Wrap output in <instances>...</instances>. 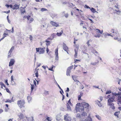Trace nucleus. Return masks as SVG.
Segmentation results:
<instances>
[{
    "label": "nucleus",
    "mask_w": 121,
    "mask_h": 121,
    "mask_svg": "<svg viewBox=\"0 0 121 121\" xmlns=\"http://www.w3.org/2000/svg\"><path fill=\"white\" fill-rule=\"evenodd\" d=\"M82 51H83V53H84V52L83 51H85L87 49V48L84 45L82 46Z\"/></svg>",
    "instance_id": "obj_18"
},
{
    "label": "nucleus",
    "mask_w": 121,
    "mask_h": 121,
    "mask_svg": "<svg viewBox=\"0 0 121 121\" xmlns=\"http://www.w3.org/2000/svg\"><path fill=\"white\" fill-rule=\"evenodd\" d=\"M52 39H53V38H51V37H50V38H48L47 40L48 41V40H51Z\"/></svg>",
    "instance_id": "obj_56"
},
{
    "label": "nucleus",
    "mask_w": 121,
    "mask_h": 121,
    "mask_svg": "<svg viewBox=\"0 0 121 121\" xmlns=\"http://www.w3.org/2000/svg\"><path fill=\"white\" fill-rule=\"evenodd\" d=\"M4 13H9L10 12V11L9 10L8 11H4Z\"/></svg>",
    "instance_id": "obj_59"
},
{
    "label": "nucleus",
    "mask_w": 121,
    "mask_h": 121,
    "mask_svg": "<svg viewBox=\"0 0 121 121\" xmlns=\"http://www.w3.org/2000/svg\"><path fill=\"white\" fill-rule=\"evenodd\" d=\"M82 115L84 116H87L86 113L85 112H84L82 113Z\"/></svg>",
    "instance_id": "obj_30"
},
{
    "label": "nucleus",
    "mask_w": 121,
    "mask_h": 121,
    "mask_svg": "<svg viewBox=\"0 0 121 121\" xmlns=\"http://www.w3.org/2000/svg\"><path fill=\"white\" fill-rule=\"evenodd\" d=\"M45 41L47 43H46V45L47 46L49 45L50 43V42L49 41L47 40H46Z\"/></svg>",
    "instance_id": "obj_22"
},
{
    "label": "nucleus",
    "mask_w": 121,
    "mask_h": 121,
    "mask_svg": "<svg viewBox=\"0 0 121 121\" xmlns=\"http://www.w3.org/2000/svg\"><path fill=\"white\" fill-rule=\"evenodd\" d=\"M62 33H62L60 32V33H57L56 35H57L58 36H60L61 35Z\"/></svg>",
    "instance_id": "obj_32"
},
{
    "label": "nucleus",
    "mask_w": 121,
    "mask_h": 121,
    "mask_svg": "<svg viewBox=\"0 0 121 121\" xmlns=\"http://www.w3.org/2000/svg\"><path fill=\"white\" fill-rule=\"evenodd\" d=\"M19 5H17V4H15L13 6V7L12 9L13 10L17 9H18L19 7Z\"/></svg>",
    "instance_id": "obj_11"
},
{
    "label": "nucleus",
    "mask_w": 121,
    "mask_h": 121,
    "mask_svg": "<svg viewBox=\"0 0 121 121\" xmlns=\"http://www.w3.org/2000/svg\"><path fill=\"white\" fill-rule=\"evenodd\" d=\"M80 121H87L86 119H83L80 120Z\"/></svg>",
    "instance_id": "obj_61"
},
{
    "label": "nucleus",
    "mask_w": 121,
    "mask_h": 121,
    "mask_svg": "<svg viewBox=\"0 0 121 121\" xmlns=\"http://www.w3.org/2000/svg\"><path fill=\"white\" fill-rule=\"evenodd\" d=\"M47 10H48L47 9L44 8H42L40 10V11L42 12L47 11Z\"/></svg>",
    "instance_id": "obj_28"
},
{
    "label": "nucleus",
    "mask_w": 121,
    "mask_h": 121,
    "mask_svg": "<svg viewBox=\"0 0 121 121\" xmlns=\"http://www.w3.org/2000/svg\"><path fill=\"white\" fill-rule=\"evenodd\" d=\"M35 71L36 72L35 73V76L37 77L38 78V72L37 70Z\"/></svg>",
    "instance_id": "obj_37"
},
{
    "label": "nucleus",
    "mask_w": 121,
    "mask_h": 121,
    "mask_svg": "<svg viewBox=\"0 0 121 121\" xmlns=\"http://www.w3.org/2000/svg\"><path fill=\"white\" fill-rule=\"evenodd\" d=\"M73 66H71L68 68L67 69L68 70H70H70L72 69L73 68Z\"/></svg>",
    "instance_id": "obj_43"
},
{
    "label": "nucleus",
    "mask_w": 121,
    "mask_h": 121,
    "mask_svg": "<svg viewBox=\"0 0 121 121\" xmlns=\"http://www.w3.org/2000/svg\"><path fill=\"white\" fill-rule=\"evenodd\" d=\"M86 121H92V119L89 117H87Z\"/></svg>",
    "instance_id": "obj_25"
},
{
    "label": "nucleus",
    "mask_w": 121,
    "mask_h": 121,
    "mask_svg": "<svg viewBox=\"0 0 121 121\" xmlns=\"http://www.w3.org/2000/svg\"><path fill=\"white\" fill-rule=\"evenodd\" d=\"M18 116L19 117V118H20L21 119H23L24 118V117L23 114L22 113H20V114L18 115Z\"/></svg>",
    "instance_id": "obj_12"
},
{
    "label": "nucleus",
    "mask_w": 121,
    "mask_h": 121,
    "mask_svg": "<svg viewBox=\"0 0 121 121\" xmlns=\"http://www.w3.org/2000/svg\"><path fill=\"white\" fill-rule=\"evenodd\" d=\"M31 91H32L33 90L34 87V86L33 85H32V84H31Z\"/></svg>",
    "instance_id": "obj_35"
},
{
    "label": "nucleus",
    "mask_w": 121,
    "mask_h": 121,
    "mask_svg": "<svg viewBox=\"0 0 121 121\" xmlns=\"http://www.w3.org/2000/svg\"><path fill=\"white\" fill-rule=\"evenodd\" d=\"M45 49V47H43V48H36V51L37 52H39V54H43L44 53L45 50L44 49Z\"/></svg>",
    "instance_id": "obj_2"
},
{
    "label": "nucleus",
    "mask_w": 121,
    "mask_h": 121,
    "mask_svg": "<svg viewBox=\"0 0 121 121\" xmlns=\"http://www.w3.org/2000/svg\"><path fill=\"white\" fill-rule=\"evenodd\" d=\"M6 90L7 92L8 93H10V91L8 89L6 88Z\"/></svg>",
    "instance_id": "obj_52"
},
{
    "label": "nucleus",
    "mask_w": 121,
    "mask_h": 121,
    "mask_svg": "<svg viewBox=\"0 0 121 121\" xmlns=\"http://www.w3.org/2000/svg\"><path fill=\"white\" fill-rule=\"evenodd\" d=\"M30 119L31 120V121H34V119L33 117H31L30 118Z\"/></svg>",
    "instance_id": "obj_64"
},
{
    "label": "nucleus",
    "mask_w": 121,
    "mask_h": 121,
    "mask_svg": "<svg viewBox=\"0 0 121 121\" xmlns=\"http://www.w3.org/2000/svg\"><path fill=\"white\" fill-rule=\"evenodd\" d=\"M27 99L28 101V102H29V101H30L31 100V98L30 96H28L27 97Z\"/></svg>",
    "instance_id": "obj_34"
},
{
    "label": "nucleus",
    "mask_w": 121,
    "mask_h": 121,
    "mask_svg": "<svg viewBox=\"0 0 121 121\" xmlns=\"http://www.w3.org/2000/svg\"><path fill=\"white\" fill-rule=\"evenodd\" d=\"M72 77L73 78V79L75 82H77L78 80H77L76 79H75L74 77L75 76H72Z\"/></svg>",
    "instance_id": "obj_39"
},
{
    "label": "nucleus",
    "mask_w": 121,
    "mask_h": 121,
    "mask_svg": "<svg viewBox=\"0 0 121 121\" xmlns=\"http://www.w3.org/2000/svg\"><path fill=\"white\" fill-rule=\"evenodd\" d=\"M53 67H55V66H54L53 65H52V67L51 68H48V69L49 70H51V71H53Z\"/></svg>",
    "instance_id": "obj_42"
},
{
    "label": "nucleus",
    "mask_w": 121,
    "mask_h": 121,
    "mask_svg": "<svg viewBox=\"0 0 121 121\" xmlns=\"http://www.w3.org/2000/svg\"><path fill=\"white\" fill-rule=\"evenodd\" d=\"M70 70L67 69V71L66 74L67 76L70 75Z\"/></svg>",
    "instance_id": "obj_23"
},
{
    "label": "nucleus",
    "mask_w": 121,
    "mask_h": 121,
    "mask_svg": "<svg viewBox=\"0 0 121 121\" xmlns=\"http://www.w3.org/2000/svg\"><path fill=\"white\" fill-rule=\"evenodd\" d=\"M92 52L94 53H96L97 54L98 53L95 50H92Z\"/></svg>",
    "instance_id": "obj_45"
},
{
    "label": "nucleus",
    "mask_w": 121,
    "mask_h": 121,
    "mask_svg": "<svg viewBox=\"0 0 121 121\" xmlns=\"http://www.w3.org/2000/svg\"><path fill=\"white\" fill-rule=\"evenodd\" d=\"M44 93L46 94H49V93L48 91H45L44 92Z\"/></svg>",
    "instance_id": "obj_57"
},
{
    "label": "nucleus",
    "mask_w": 121,
    "mask_h": 121,
    "mask_svg": "<svg viewBox=\"0 0 121 121\" xmlns=\"http://www.w3.org/2000/svg\"><path fill=\"white\" fill-rule=\"evenodd\" d=\"M76 117L78 118H80L81 117V116L79 114H77Z\"/></svg>",
    "instance_id": "obj_46"
},
{
    "label": "nucleus",
    "mask_w": 121,
    "mask_h": 121,
    "mask_svg": "<svg viewBox=\"0 0 121 121\" xmlns=\"http://www.w3.org/2000/svg\"><path fill=\"white\" fill-rule=\"evenodd\" d=\"M5 83L7 85H9V84L8 82V80L7 79L5 80Z\"/></svg>",
    "instance_id": "obj_54"
},
{
    "label": "nucleus",
    "mask_w": 121,
    "mask_h": 121,
    "mask_svg": "<svg viewBox=\"0 0 121 121\" xmlns=\"http://www.w3.org/2000/svg\"><path fill=\"white\" fill-rule=\"evenodd\" d=\"M30 17V16H27V18L28 20H29Z\"/></svg>",
    "instance_id": "obj_62"
},
{
    "label": "nucleus",
    "mask_w": 121,
    "mask_h": 121,
    "mask_svg": "<svg viewBox=\"0 0 121 121\" xmlns=\"http://www.w3.org/2000/svg\"><path fill=\"white\" fill-rule=\"evenodd\" d=\"M108 105H110V107L111 108H112V109H114V104L113 103H110L109 104H108Z\"/></svg>",
    "instance_id": "obj_19"
},
{
    "label": "nucleus",
    "mask_w": 121,
    "mask_h": 121,
    "mask_svg": "<svg viewBox=\"0 0 121 121\" xmlns=\"http://www.w3.org/2000/svg\"><path fill=\"white\" fill-rule=\"evenodd\" d=\"M97 104L98 105L99 107H102V104L99 101H98V102Z\"/></svg>",
    "instance_id": "obj_29"
},
{
    "label": "nucleus",
    "mask_w": 121,
    "mask_h": 121,
    "mask_svg": "<svg viewBox=\"0 0 121 121\" xmlns=\"http://www.w3.org/2000/svg\"><path fill=\"white\" fill-rule=\"evenodd\" d=\"M80 83V82L79 81H78L77 82V85H78Z\"/></svg>",
    "instance_id": "obj_63"
},
{
    "label": "nucleus",
    "mask_w": 121,
    "mask_h": 121,
    "mask_svg": "<svg viewBox=\"0 0 121 121\" xmlns=\"http://www.w3.org/2000/svg\"><path fill=\"white\" fill-rule=\"evenodd\" d=\"M112 33H114L113 34V35L115 36H117L119 35V34L118 33V32H114V31L112 32Z\"/></svg>",
    "instance_id": "obj_21"
},
{
    "label": "nucleus",
    "mask_w": 121,
    "mask_h": 121,
    "mask_svg": "<svg viewBox=\"0 0 121 121\" xmlns=\"http://www.w3.org/2000/svg\"><path fill=\"white\" fill-rule=\"evenodd\" d=\"M114 97H113L110 98L108 100V104H109L111 103V102H113V101L114 99Z\"/></svg>",
    "instance_id": "obj_7"
},
{
    "label": "nucleus",
    "mask_w": 121,
    "mask_h": 121,
    "mask_svg": "<svg viewBox=\"0 0 121 121\" xmlns=\"http://www.w3.org/2000/svg\"><path fill=\"white\" fill-rule=\"evenodd\" d=\"M96 117L99 120H100L101 119V117L99 115H96Z\"/></svg>",
    "instance_id": "obj_31"
},
{
    "label": "nucleus",
    "mask_w": 121,
    "mask_h": 121,
    "mask_svg": "<svg viewBox=\"0 0 121 121\" xmlns=\"http://www.w3.org/2000/svg\"><path fill=\"white\" fill-rule=\"evenodd\" d=\"M68 103L69 104V105H70V106H73V105H72V104L70 102V99H69L68 101Z\"/></svg>",
    "instance_id": "obj_36"
},
{
    "label": "nucleus",
    "mask_w": 121,
    "mask_h": 121,
    "mask_svg": "<svg viewBox=\"0 0 121 121\" xmlns=\"http://www.w3.org/2000/svg\"><path fill=\"white\" fill-rule=\"evenodd\" d=\"M111 92L110 91H107L106 92V94H109L111 93Z\"/></svg>",
    "instance_id": "obj_48"
},
{
    "label": "nucleus",
    "mask_w": 121,
    "mask_h": 121,
    "mask_svg": "<svg viewBox=\"0 0 121 121\" xmlns=\"http://www.w3.org/2000/svg\"><path fill=\"white\" fill-rule=\"evenodd\" d=\"M85 8L87 9H90V8L89 7V6L86 5H85Z\"/></svg>",
    "instance_id": "obj_53"
},
{
    "label": "nucleus",
    "mask_w": 121,
    "mask_h": 121,
    "mask_svg": "<svg viewBox=\"0 0 121 121\" xmlns=\"http://www.w3.org/2000/svg\"><path fill=\"white\" fill-rule=\"evenodd\" d=\"M112 94L113 95H114H114H115V96H117V95H118V94H116V93H112Z\"/></svg>",
    "instance_id": "obj_55"
},
{
    "label": "nucleus",
    "mask_w": 121,
    "mask_h": 121,
    "mask_svg": "<svg viewBox=\"0 0 121 121\" xmlns=\"http://www.w3.org/2000/svg\"><path fill=\"white\" fill-rule=\"evenodd\" d=\"M6 31H5L3 35V36L2 38L0 40V41L3 39L6 36V35H8V33H6Z\"/></svg>",
    "instance_id": "obj_13"
},
{
    "label": "nucleus",
    "mask_w": 121,
    "mask_h": 121,
    "mask_svg": "<svg viewBox=\"0 0 121 121\" xmlns=\"http://www.w3.org/2000/svg\"><path fill=\"white\" fill-rule=\"evenodd\" d=\"M117 101L119 102H121V96L118 97L117 99Z\"/></svg>",
    "instance_id": "obj_26"
},
{
    "label": "nucleus",
    "mask_w": 121,
    "mask_h": 121,
    "mask_svg": "<svg viewBox=\"0 0 121 121\" xmlns=\"http://www.w3.org/2000/svg\"><path fill=\"white\" fill-rule=\"evenodd\" d=\"M66 106L67 110L69 111H71V107L69 106V105L68 103H67L66 104Z\"/></svg>",
    "instance_id": "obj_14"
},
{
    "label": "nucleus",
    "mask_w": 121,
    "mask_h": 121,
    "mask_svg": "<svg viewBox=\"0 0 121 121\" xmlns=\"http://www.w3.org/2000/svg\"><path fill=\"white\" fill-rule=\"evenodd\" d=\"M115 11L117 12V14H120L121 11L119 10H115Z\"/></svg>",
    "instance_id": "obj_38"
},
{
    "label": "nucleus",
    "mask_w": 121,
    "mask_h": 121,
    "mask_svg": "<svg viewBox=\"0 0 121 121\" xmlns=\"http://www.w3.org/2000/svg\"><path fill=\"white\" fill-rule=\"evenodd\" d=\"M120 113V112H116L114 114V115L115 116H116L118 118L119 116H118V115Z\"/></svg>",
    "instance_id": "obj_20"
},
{
    "label": "nucleus",
    "mask_w": 121,
    "mask_h": 121,
    "mask_svg": "<svg viewBox=\"0 0 121 121\" xmlns=\"http://www.w3.org/2000/svg\"><path fill=\"white\" fill-rule=\"evenodd\" d=\"M64 119L66 121H70L71 120V118L68 116V114H67L64 116Z\"/></svg>",
    "instance_id": "obj_3"
},
{
    "label": "nucleus",
    "mask_w": 121,
    "mask_h": 121,
    "mask_svg": "<svg viewBox=\"0 0 121 121\" xmlns=\"http://www.w3.org/2000/svg\"><path fill=\"white\" fill-rule=\"evenodd\" d=\"M90 9L92 12L93 13H94L96 12L95 9L93 8H92L91 9Z\"/></svg>",
    "instance_id": "obj_24"
},
{
    "label": "nucleus",
    "mask_w": 121,
    "mask_h": 121,
    "mask_svg": "<svg viewBox=\"0 0 121 121\" xmlns=\"http://www.w3.org/2000/svg\"><path fill=\"white\" fill-rule=\"evenodd\" d=\"M15 61L13 59H11L9 63V66H11L13 65L14 64Z\"/></svg>",
    "instance_id": "obj_6"
},
{
    "label": "nucleus",
    "mask_w": 121,
    "mask_h": 121,
    "mask_svg": "<svg viewBox=\"0 0 121 121\" xmlns=\"http://www.w3.org/2000/svg\"><path fill=\"white\" fill-rule=\"evenodd\" d=\"M7 19L8 20V22H9V23H10V22H11V21L10 20H9V16H8L7 17Z\"/></svg>",
    "instance_id": "obj_49"
},
{
    "label": "nucleus",
    "mask_w": 121,
    "mask_h": 121,
    "mask_svg": "<svg viewBox=\"0 0 121 121\" xmlns=\"http://www.w3.org/2000/svg\"><path fill=\"white\" fill-rule=\"evenodd\" d=\"M46 119L48 121H51L52 120L51 118L49 117H48Z\"/></svg>",
    "instance_id": "obj_40"
},
{
    "label": "nucleus",
    "mask_w": 121,
    "mask_h": 121,
    "mask_svg": "<svg viewBox=\"0 0 121 121\" xmlns=\"http://www.w3.org/2000/svg\"><path fill=\"white\" fill-rule=\"evenodd\" d=\"M12 101L11 100H10L9 99H8L7 100H6L5 101L6 102H9V103H11Z\"/></svg>",
    "instance_id": "obj_47"
},
{
    "label": "nucleus",
    "mask_w": 121,
    "mask_h": 121,
    "mask_svg": "<svg viewBox=\"0 0 121 121\" xmlns=\"http://www.w3.org/2000/svg\"><path fill=\"white\" fill-rule=\"evenodd\" d=\"M65 17H66L67 18L68 17V14L67 13L65 14Z\"/></svg>",
    "instance_id": "obj_58"
},
{
    "label": "nucleus",
    "mask_w": 121,
    "mask_h": 121,
    "mask_svg": "<svg viewBox=\"0 0 121 121\" xmlns=\"http://www.w3.org/2000/svg\"><path fill=\"white\" fill-rule=\"evenodd\" d=\"M113 96H114L112 94V95H109L107 97V99L108 98L109 99V98H111Z\"/></svg>",
    "instance_id": "obj_27"
},
{
    "label": "nucleus",
    "mask_w": 121,
    "mask_h": 121,
    "mask_svg": "<svg viewBox=\"0 0 121 121\" xmlns=\"http://www.w3.org/2000/svg\"><path fill=\"white\" fill-rule=\"evenodd\" d=\"M56 34H53L51 36L52 38H53V39L54 38V37L55 36H56Z\"/></svg>",
    "instance_id": "obj_33"
},
{
    "label": "nucleus",
    "mask_w": 121,
    "mask_h": 121,
    "mask_svg": "<svg viewBox=\"0 0 121 121\" xmlns=\"http://www.w3.org/2000/svg\"><path fill=\"white\" fill-rule=\"evenodd\" d=\"M84 109V108L82 106H79L78 107L79 110L80 112L83 110Z\"/></svg>",
    "instance_id": "obj_17"
},
{
    "label": "nucleus",
    "mask_w": 121,
    "mask_h": 121,
    "mask_svg": "<svg viewBox=\"0 0 121 121\" xmlns=\"http://www.w3.org/2000/svg\"><path fill=\"white\" fill-rule=\"evenodd\" d=\"M58 48H57L56 49L55 51V53L56 55L55 59L57 60L58 59Z\"/></svg>",
    "instance_id": "obj_4"
},
{
    "label": "nucleus",
    "mask_w": 121,
    "mask_h": 121,
    "mask_svg": "<svg viewBox=\"0 0 121 121\" xmlns=\"http://www.w3.org/2000/svg\"><path fill=\"white\" fill-rule=\"evenodd\" d=\"M25 103V102L24 100H20L18 101L17 102V104L20 108L24 107V105Z\"/></svg>",
    "instance_id": "obj_1"
},
{
    "label": "nucleus",
    "mask_w": 121,
    "mask_h": 121,
    "mask_svg": "<svg viewBox=\"0 0 121 121\" xmlns=\"http://www.w3.org/2000/svg\"><path fill=\"white\" fill-rule=\"evenodd\" d=\"M98 62H99V61H98V62H97V63H96V62L92 63H91V64L92 65H96V64H97V63H98Z\"/></svg>",
    "instance_id": "obj_44"
},
{
    "label": "nucleus",
    "mask_w": 121,
    "mask_h": 121,
    "mask_svg": "<svg viewBox=\"0 0 121 121\" xmlns=\"http://www.w3.org/2000/svg\"><path fill=\"white\" fill-rule=\"evenodd\" d=\"M82 104L83 107L85 108H86L88 107L89 105L88 104L86 103L85 102H82Z\"/></svg>",
    "instance_id": "obj_9"
},
{
    "label": "nucleus",
    "mask_w": 121,
    "mask_h": 121,
    "mask_svg": "<svg viewBox=\"0 0 121 121\" xmlns=\"http://www.w3.org/2000/svg\"><path fill=\"white\" fill-rule=\"evenodd\" d=\"M96 32L98 33H100V34H102L103 32V31L102 30L101 31L100 30L98 29H96Z\"/></svg>",
    "instance_id": "obj_16"
},
{
    "label": "nucleus",
    "mask_w": 121,
    "mask_h": 121,
    "mask_svg": "<svg viewBox=\"0 0 121 121\" xmlns=\"http://www.w3.org/2000/svg\"><path fill=\"white\" fill-rule=\"evenodd\" d=\"M88 45V46H90V45L89 44V41H88L86 43Z\"/></svg>",
    "instance_id": "obj_60"
},
{
    "label": "nucleus",
    "mask_w": 121,
    "mask_h": 121,
    "mask_svg": "<svg viewBox=\"0 0 121 121\" xmlns=\"http://www.w3.org/2000/svg\"><path fill=\"white\" fill-rule=\"evenodd\" d=\"M0 84L2 86H4V84L2 82H0Z\"/></svg>",
    "instance_id": "obj_50"
},
{
    "label": "nucleus",
    "mask_w": 121,
    "mask_h": 121,
    "mask_svg": "<svg viewBox=\"0 0 121 121\" xmlns=\"http://www.w3.org/2000/svg\"><path fill=\"white\" fill-rule=\"evenodd\" d=\"M14 47L13 46L11 48L10 50L9 51V53L8 54L9 55H8V58H9L11 57V53H12V52L13 51L14 49Z\"/></svg>",
    "instance_id": "obj_5"
},
{
    "label": "nucleus",
    "mask_w": 121,
    "mask_h": 121,
    "mask_svg": "<svg viewBox=\"0 0 121 121\" xmlns=\"http://www.w3.org/2000/svg\"><path fill=\"white\" fill-rule=\"evenodd\" d=\"M75 54L74 55V56H75V57H76V56L77 55V51H76V49H75Z\"/></svg>",
    "instance_id": "obj_41"
},
{
    "label": "nucleus",
    "mask_w": 121,
    "mask_h": 121,
    "mask_svg": "<svg viewBox=\"0 0 121 121\" xmlns=\"http://www.w3.org/2000/svg\"><path fill=\"white\" fill-rule=\"evenodd\" d=\"M61 116L60 115H57L56 117V120L57 121H59L60 120Z\"/></svg>",
    "instance_id": "obj_15"
},
{
    "label": "nucleus",
    "mask_w": 121,
    "mask_h": 121,
    "mask_svg": "<svg viewBox=\"0 0 121 121\" xmlns=\"http://www.w3.org/2000/svg\"><path fill=\"white\" fill-rule=\"evenodd\" d=\"M63 48L64 50L67 52V53H68V52H67V51L68 50V48L66 45V44L64 43L63 44Z\"/></svg>",
    "instance_id": "obj_8"
},
{
    "label": "nucleus",
    "mask_w": 121,
    "mask_h": 121,
    "mask_svg": "<svg viewBox=\"0 0 121 121\" xmlns=\"http://www.w3.org/2000/svg\"><path fill=\"white\" fill-rule=\"evenodd\" d=\"M51 24L53 26H56V27L58 26H59V24L55 22H54L53 21H51L50 22Z\"/></svg>",
    "instance_id": "obj_10"
},
{
    "label": "nucleus",
    "mask_w": 121,
    "mask_h": 121,
    "mask_svg": "<svg viewBox=\"0 0 121 121\" xmlns=\"http://www.w3.org/2000/svg\"><path fill=\"white\" fill-rule=\"evenodd\" d=\"M32 37L31 35H30L29 39L31 41H32Z\"/></svg>",
    "instance_id": "obj_51"
}]
</instances>
